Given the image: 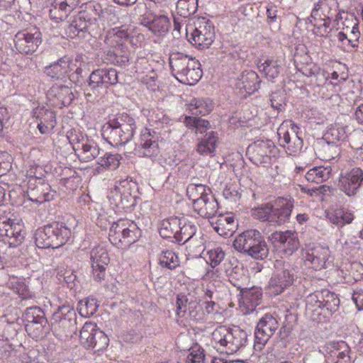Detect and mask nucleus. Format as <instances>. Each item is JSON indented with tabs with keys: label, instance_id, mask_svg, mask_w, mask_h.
Instances as JSON below:
<instances>
[{
	"label": "nucleus",
	"instance_id": "obj_9",
	"mask_svg": "<svg viewBox=\"0 0 363 363\" xmlns=\"http://www.w3.org/2000/svg\"><path fill=\"white\" fill-rule=\"evenodd\" d=\"M13 41L19 53L32 55L42 43V34L35 27L23 29L15 35Z\"/></svg>",
	"mask_w": 363,
	"mask_h": 363
},
{
	"label": "nucleus",
	"instance_id": "obj_51",
	"mask_svg": "<svg viewBox=\"0 0 363 363\" xmlns=\"http://www.w3.org/2000/svg\"><path fill=\"white\" fill-rule=\"evenodd\" d=\"M177 10L180 16L187 18L196 13L197 0H178Z\"/></svg>",
	"mask_w": 363,
	"mask_h": 363
},
{
	"label": "nucleus",
	"instance_id": "obj_10",
	"mask_svg": "<svg viewBox=\"0 0 363 363\" xmlns=\"http://www.w3.org/2000/svg\"><path fill=\"white\" fill-rule=\"evenodd\" d=\"M277 318L271 313L264 314L257 322L255 332L254 347L256 350H262L270 337L279 328Z\"/></svg>",
	"mask_w": 363,
	"mask_h": 363
},
{
	"label": "nucleus",
	"instance_id": "obj_18",
	"mask_svg": "<svg viewBox=\"0 0 363 363\" xmlns=\"http://www.w3.org/2000/svg\"><path fill=\"white\" fill-rule=\"evenodd\" d=\"M118 81V72L115 69H98L91 73L86 91H94L101 85H115Z\"/></svg>",
	"mask_w": 363,
	"mask_h": 363
},
{
	"label": "nucleus",
	"instance_id": "obj_37",
	"mask_svg": "<svg viewBox=\"0 0 363 363\" xmlns=\"http://www.w3.org/2000/svg\"><path fill=\"white\" fill-rule=\"evenodd\" d=\"M179 218L171 217L163 220L160 225L159 232L163 238H174L177 235L181 221Z\"/></svg>",
	"mask_w": 363,
	"mask_h": 363
},
{
	"label": "nucleus",
	"instance_id": "obj_64",
	"mask_svg": "<svg viewBox=\"0 0 363 363\" xmlns=\"http://www.w3.org/2000/svg\"><path fill=\"white\" fill-rule=\"evenodd\" d=\"M299 247V241L297 235L294 232L284 244L281 247L286 255H291L294 251L298 250Z\"/></svg>",
	"mask_w": 363,
	"mask_h": 363
},
{
	"label": "nucleus",
	"instance_id": "obj_62",
	"mask_svg": "<svg viewBox=\"0 0 363 363\" xmlns=\"http://www.w3.org/2000/svg\"><path fill=\"white\" fill-rule=\"evenodd\" d=\"M225 255V252L220 247H216L207 252V258L212 268H215L220 264Z\"/></svg>",
	"mask_w": 363,
	"mask_h": 363
},
{
	"label": "nucleus",
	"instance_id": "obj_6",
	"mask_svg": "<svg viewBox=\"0 0 363 363\" xmlns=\"http://www.w3.org/2000/svg\"><path fill=\"white\" fill-rule=\"evenodd\" d=\"M141 235L136 223L130 220L120 219L113 223L109 229L108 239L118 248L127 249L135 243Z\"/></svg>",
	"mask_w": 363,
	"mask_h": 363
},
{
	"label": "nucleus",
	"instance_id": "obj_4",
	"mask_svg": "<svg viewBox=\"0 0 363 363\" xmlns=\"http://www.w3.org/2000/svg\"><path fill=\"white\" fill-rule=\"evenodd\" d=\"M211 337L216 347L228 354L237 352L247 342V333L238 326L232 328L219 326L212 333Z\"/></svg>",
	"mask_w": 363,
	"mask_h": 363
},
{
	"label": "nucleus",
	"instance_id": "obj_40",
	"mask_svg": "<svg viewBox=\"0 0 363 363\" xmlns=\"http://www.w3.org/2000/svg\"><path fill=\"white\" fill-rule=\"evenodd\" d=\"M249 280L247 272L242 268L235 267L229 275L230 282L240 292L247 288Z\"/></svg>",
	"mask_w": 363,
	"mask_h": 363
},
{
	"label": "nucleus",
	"instance_id": "obj_43",
	"mask_svg": "<svg viewBox=\"0 0 363 363\" xmlns=\"http://www.w3.org/2000/svg\"><path fill=\"white\" fill-rule=\"evenodd\" d=\"M326 5L329 6H335L334 11L336 17L335 21H337V18L340 15V10H339V4L337 0H326L325 3L322 1L315 4L313 9L312 10L311 16L308 18V21L324 18L325 15L322 11Z\"/></svg>",
	"mask_w": 363,
	"mask_h": 363
},
{
	"label": "nucleus",
	"instance_id": "obj_36",
	"mask_svg": "<svg viewBox=\"0 0 363 363\" xmlns=\"http://www.w3.org/2000/svg\"><path fill=\"white\" fill-rule=\"evenodd\" d=\"M80 160L87 162L96 158L100 154V148L98 144L92 139L86 140L84 144L76 152Z\"/></svg>",
	"mask_w": 363,
	"mask_h": 363
},
{
	"label": "nucleus",
	"instance_id": "obj_61",
	"mask_svg": "<svg viewBox=\"0 0 363 363\" xmlns=\"http://www.w3.org/2000/svg\"><path fill=\"white\" fill-rule=\"evenodd\" d=\"M191 301V297L184 294H178L177 296V315L179 317H185L188 312V306Z\"/></svg>",
	"mask_w": 363,
	"mask_h": 363
},
{
	"label": "nucleus",
	"instance_id": "obj_23",
	"mask_svg": "<svg viewBox=\"0 0 363 363\" xmlns=\"http://www.w3.org/2000/svg\"><path fill=\"white\" fill-rule=\"evenodd\" d=\"M88 13H80L65 28V34L70 38H85L87 35Z\"/></svg>",
	"mask_w": 363,
	"mask_h": 363
},
{
	"label": "nucleus",
	"instance_id": "obj_28",
	"mask_svg": "<svg viewBox=\"0 0 363 363\" xmlns=\"http://www.w3.org/2000/svg\"><path fill=\"white\" fill-rule=\"evenodd\" d=\"M109 13L107 11H101L96 13V16L91 18L88 13L87 17V34L96 38L100 36L106 28V20Z\"/></svg>",
	"mask_w": 363,
	"mask_h": 363
},
{
	"label": "nucleus",
	"instance_id": "obj_14",
	"mask_svg": "<svg viewBox=\"0 0 363 363\" xmlns=\"http://www.w3.org/2000/svg\"><path fill=\"white\" fill-rule=\"evenodd\" d=\"M135 152L139 157H152L157 156L160 150L156 133H151L147 128L143 130L140 139L135 145Z\"/></svg>",
	"mask_w": 363,
	"mask_h": 363
},
{
	"label": "nucleus",
	"instance_id": "obj_42",
	"mask_svg": "<svg viewBox=\"0 0 363 363\" xmlns=\"http://www.w3.org/2000/svg\"><path fill=\"white\" fill-rule=\"evenodd\" d=\"M129 33L125 26L116 27L108 32L105 42L109 46L118 45L123 43V40L128 38Z\"/></svg>",
	"mask_w": 363,
	"mask_h": 363
},
{
	"label": "nucleus",
	"instance_id": "obj_47",
	"mask_svg": "<svg viewBox=\"0 0 363 363\" xmlns=\"http://www.w3.org/2000/svg\"><path fill=\"white\" fill-rule=\"evenodd\" d=\"M51 92L63 106L69 105L74 99V95L67 86H54Z\"/></svg>",
	"mask_w": 363,
	"mask_h": 363
},
{
	"label": "nucleus",
	"instance_id": "obj_45",
	"mask_svg": "<svg viewBox=\"0 0 363 363\" xmlns=\"http://www.w3.org/2000/svg\"><path fill=\"white\" fill-rule=\"evenodd\" d=\"M318 298V297L317 294H311L308 298V303H312L313 302H315L318 308L323 306L332 313H334L338 310L339 306L340 304V300L337 296L335 297L334 294L328 296L324 304H323V303L319 301Z\"/></svg>",
	"mask_w": 363,
	"mask_h": 363
},
{
	"label": "nucleus",
	"instance_id": "obj_35",
	"mask_svg": "<svg viewBox=\"0 0 363 363\" xmlns=\"http://www.w3.org/2000/svg\"><path fill=\"white\" fill-rule=\"evenodd\" d=\"M122 158V156L118 153L106 152L103 157L99 159L98 167L95 171L100 174L104 170H115L119 167Z\"/></svg>",
	"mask_w": 363,
	"mask_h": 363
},
{
	"label": "nucleus",
	"instance_id": "obj_50",
	"mask_svg": "<svg viewBox=\"0 0 363 363\" xmlns=\"http://www.w3.org/2000/svg\"><path fill=\"white\" fill-rule=\"evenodd\" d=\"M67 138L69 143L72 145L73 150L77 152L78 150L81 147L82 144L89 140L86 135L84 134L79 129H72L67 133Z\"/></svg>",
	"mask_w": 363,
	"mask_h": 363
},
{
	"label": "nucleus",
	"instance_id": "obj_63",
	"mask_svg": "<svg viewBox=\"0 0 363 363\" xmlns=\"http://www.w3.org/2000/svg\"><path fill=\"white\" fill-rule=\"evenodd\" d=\"M293 233L291 230L275 231L268 237V239L272 244L281 247Z\"/></svg>",
	"mask_w": 363,
	"mask_h": 363
},
{
	"label": "nucleus",
	"instance_id": "obj_1",
	"mask_svg": "<svg viewBox=\"0 0 363 363\" xmlns=\"http://www.w3.org/2000/svg\"><path fill=\"white\" fill-rule=\"evenodd\" d=\"M135 128L133 118L127 113L118 114L102 126L101 135L112 146L123 145L133 138Z\"/></svg>",
	"mask_w": 363,
	"mask_h": 363
},
{
	"label": "nucleus",
	"instance_id": "obj_29",
	"mask_svg": "<svg viewBox=\"0 0 363 363\" xmlns=\"http://www.w3.org/2000/svg\"><path fill=\"white\" fill-rule=\"evenodd\" d=\"M282 67V61L278 59L268 58L263 62L259 60L257 62L259 71L269 80L277 78L279 75Z\"/></svg>",
	"mask_w": 363,
	"mask_h": 363
},
{
	"label": "nucleus",
	"instance_id": "obj_33",
	"mask_svg": "<svg viewBox=\"0 0 363 363\" xmlns=\"http://www.w3.org/2000/svg\"><path fill=\"white\" fill-rule=\"evenodd\" d=\"M218 202L213 196H210L206 200H201L195 203L194 209L202 217L211 218L212 220L217 212Z\"/></svg>",
	"mask_w": 363,
	"mask_h": 363
},
{
	"label": "nucleus",
	"instance_id": "obj_26",
	"mask_svg": "<svg viewBox=\"0 0 363 363\" xmlns=\"http://www.w3.org/2000/svg\"><path fill=\"white\" fill-rule=\"evenodd\" d=\"M363 181V171L359 168L352 169L342 181V191L347 196H354Z\"/></svg>",
	"mask_w": 363,
	"mask_h": 363
},
{
	"label": "nucleus",
	"instance_id": "obj_12",
	"mask_svg": "<svg viewBox=\"0 0 363 363\" xmlns=\"http://www.w3.org/2000/svg\"><path fill=\"white\" fill-rule=\"evenodd\" d=\"M275 149L272 140H257L248 146L247 154L254 164L262 165L269 163L271 156L275 153Z\"/></svg>",
	"mask_w": 363,
	"mask_h": 363
},
{
	"label": "nucleus",
	"instance_id": "obj_21",
	"mask_svg": "<svg viewBox=\"0 0 363 363\" xmlns=\"http://www.w3.org/2000/svg\"><path fill=\"white\" fill-rule=\"evenodd\" d=\"M23 228L19 223H14L11 219L0 220V235L4 236L5 242L10 245H20L24 239L22 233Z\"/></svg>",
	"mask_w": 363,
	"mask_h": 363
},
{
	"label": "nucleus",
	"instance_id": "obj_56",
	"mask_svg": "<svg viewBox=\"0 0 363 363\" xmlns=\"http://www.w3.org/2000/svg\"><path fill=\"white\" fill-rule=\"evenodd\" d=\"M41 319H47L44 311L38 306L28 308L24 313L26 323H37Z\"/></svg>",
	"mask_w": 363,
	"mask_h": 363
},
{
	"label": "nucleus",
	"instance_id": "obj_59",
	"mask_svg": "<svg viewBox=\"0 0 363 363\" xmlns=\"http://www.w3.org/2000/svg\"><path fill=\"white\" fill-rule=\"evenodd\" d=\"M194 321H198L203 318V313L199 303L191 297V301L188 306V312L185 316Z\"/></svg>",
	"mask_w": 363,
	"mask_h": 363
},
{
	"label": "nucleus",
	"instance_id": "obj_25",
	"mask_svg": "<svg viewBox=\"0 0 363 363\" xmlns=\"http://www.w3.org/2000/svg\"><path fill=\"white\" fill-rule=\"evenodd\" d=\"M211 225L215 231L224 237L232 235L237 226L234 216L231 213L219 215L218 217H215L211 221Z\"/></svg>",
	"mask_w": 363,
	"mask_h": 363
},
{
	"label": "nucleus",
	"instance_id": "obj_60",
	"mask_svg": "<svg viewBox=\"0 0 363 363\" xmlns=\"http://www.w3.org/2000/svg\"><path fill=\"white\" fill-rule=\"evenodd\" d=\"M206 191H210V188L203 184H190L186 188V195L188 198L192 201V203L194 201L199 199V196L201 193H206Z\"/></svg>",
	"mask_w": 363,
	"mask_h": 363
},
{
	"label": "nucleus",
	"instance_id": "obj_20",
	"mask_svg": "<svg viewBox=\"0 0 363 363\" xmlns=\"http://www.w3.org/2000/svg\"><path fill=\"white\" fill-rule=\"evenodd\" d=\"M261 80L252 70L243 72L235 81V86L241 94L250 95L259 89Z\"/></svg>",
	"mask_w": 363,
	"mask_h": 363
},
{
	"label": "nucleus",
	"instance_id": "obj_5",
	"mask_svg": "<svg viewBox=\"0 0 363 363\" xmlns=\"http://www.w3.org/2000/svg\"><path fill=\"white\" fill-rule=\"evenodd\" d=\"M71 236V230L63 223H53L38 228L35 242L39 248H57L65 245Z\"/></svg>",
	"mask_w": 363,
	"mask_h": 363
},
{
	"label": "nucleus",
	"instance_id": "obj_44",
	"mask_svg": "<svg viewBox=\"0 0 363 363\" xmlns=\"http://www.w3.org/2000/svg\"><path fill=\"white\" fill-rule=\"evenodd\" d=\"M30 194L31 196L29 195L30 200L38 203L52 200L55 195V193L50 190V187L48 185L38 186Z\"/></svg>",
	"mask_w": 363,
	"mask_h": 363
},
{
	"label": "nucleus",
	"instance_id": "obj_17",
	"mask_svg": "<svg viewBox=\"0 0 363 363\" xmlns=\"http://www.w3.org/2000/svg\"><path fill=\"white\" fill-rule=\"evenodd\" d=\"M291 132L290 133L286 127L281 124L278 128L277 135L279 145L286 147L290 155H293L301 150L303 140L297 135L296 129H298V127L294 123H291Z\"/></svg>",
	"mask_w": 363,
	"mask_h": 363
},
{
	"label": "nucleus",
	"instance_id": "obj_32",
	"mask_svg": "<svg viewBox=\"0 0 363 363\" xmlns=\"http://www.w3.org/2000/svg\"><path fill=\"white\" fill-rule=\"evenodd\" d=\"M92 335L87 340L86 345H82L84 347L92 350L94 352L104 351L108 345V337L101 330L95 328Z\"/></svg>",
	"mask_w": 363,
	"mask_h": 363
},
{
	"label": "nucleus",
	"instance_id": "obj_52",
	"mask_svg": "<svg viewBox=\"0 0 363 363\" xmlns=\"http://www.w3.org/2000/svg\"><path fill=\"white\" fill-rule=\"evenodd\" d=\"M91 265L95 267L99 265H107L109 262V257L107 251L101 246H97L91 251Z\"/></svg>",
	"mask_w": 363,
	"mask_h": 363
},
{
	"label": "nucleus",
	"instance_id": "obj_31",
	"mask_svg": "<svg viewBox=\"0 0 363 363\" xmlns=\"http://www.w3.org/2000/svg\"><path fill=\"white\" fill-rule=\"evenodd\" d=\"M35 114L40 120L38 128L42 134L49 133L56 125L55 113L49 109H38Z\"/></svg>",
	"mask_w": 363,
	"mask_h": 363
},
{
	"label": "nucleus",
	"instance_id": "obj_55",
	"mask_svg": "<svg viewBox=\"0 0 363 363\" xmlns=\"http://www.w3.org/2000/svg\"><path fill=\"white\" fill-rule=\"evenodd\" d=\"M133 11L134 14L138 17L140 24L143 26L148 23L149 18L152 17V12L144 2L138 3L134 7Z\"/></svg>",
	"mask_w": 363,
	"mask_h": 363
},
{
	"label": "nucleus",
	"instance_id": "obj_57",
	"mask_svg": "<svg viewBox=\"0 0 363 363\" xmlns=\"http://www.w3.org/2000/svg\"><path fill=\"white\" fill-rule=\"evenodd\" d=\"M204 238L201 235H195L192 238L187 240L185 244L189 248L191 253L195 255L200 254L204 250Z\"/></svg>",
	"mask_w": 363,
	"mask_h": 363
},
{
	"label": "nucleus",
	"instance_id": "obj_3",
	"mask_svg": "<svg viewBox=\"0 0 363 363\" xmlns=\"http://www.w3.org/2000/svg\"><path fill=\"white\" fill-rule=\"evenodd\" d=\"M234 248L239 252L257 259H264L269 255V248L262 233L255 229L247 230L234 240Z\"/></svg>",
	"mask_w": 363,
	"mask_h": 363
},
{
	"label": "nucleus",
	"instance_id": "obj_13",
	"mask_svg": "<svg viewBox=\"0 0 363 363\" xmlns=\"http://www.w3.org/2000/svg\"><path fill=\"white\" fill-rule=\"evenodd\" d=\"M342 45H350L351 48L358 46L360 33L358 28V20L354 14L342 11Z\"/></svg>",
	"mask_w": 363,
	"mask_h": 363
},
{
	"label": "nucleus",
	"instance_id": "obj_48",
	"mask_svg": "<svg viewBox=\"0 0 363 363\" xmlns=\"http://www.w3.org/2000/svg\"><path fill=\"white\" fill-rule=\"evenodd\" d=\"M179 262L177 254L170 250L162 251L159 257V264L169 269H174L179 267Z\"/></svg>",
	"mask_w": 363,
	"mask_h": 363
},
{
	"label": "nucleus",
	"instance_id": "obj_7",
	"mask_svg": "<svg viewBox=\"0 0 363 363\" xmlns=\"http://www.w3.org/2000/svg\"><path fill=\"white\" fill-rule=\"evenodd\" d=\"M294 279V269L292 265L282 260H276L274 272L269 281V293L273 296L281 294L290 286Z\"/></svg>",
	"mask_w": 363,
	"mask_h": 363
},
{
	"label": "nucleus",
	"instance_id": "obj_19",
	"mask_svg": "<svg viewBox=\"0 0 363 363\" xmlns=\"http://www.w3.org/2000/svg\"><path fill=\"white\" fill-rule=\"evenodd\" d=\"M74 67L73 60L69 57L64 56L45 67L43 72L52 80L65 81L69 73L74 70Z\"/></svg>",
	"mask_w": 363,
	"mask_h": 363
},
{
	"label": "nucleus",
	"instance_id": "obj_34",
	"mask_svg": "<svg viewBox=\"0 0 363 363\" xmlns=\"http://www.w3.org/2000/svg\"><path fill=\"white\" fill-rule=\"evenodd\" d=\"M170 22L169 18L164 15H154L149 18L148 23L144 26L147 27L154 34H164L169 30Z\"/></svg>",
	"mask_w": 363,
	"mask_h": 363
},
{
	"label": "nucleus",
	"instance_id": "obj_46",
	"mask_svg": "<svg viewBox=\"0 0 363 363\" xmlns=\"http://www.w3.org/2000/svg\"><path fill=\"white\" fill-rule=\"evenodd\" d=\"M307 25L308 28H311L315 35L324 36L329 32L330 16H324L323 18L308 21Z\"/></svg>",
	"mask_w": 363,
	"mask_h": 363
},
{
	"label": "nucleus",
	"instance_id": "obj_2",
	"mask_svg": "<svg viewBox=\"0 0 363 363\" xmlns=\"http://www.w3.org/2000/svg\"><path fill=\"white\" fill-rule=\"evenodd\" d=\"M169 65L173 75L183 84L194 85L202 77L199 62L184 53H171Z\"/></svg>",
	"mask_w": 363,
	"mask_h": 363
},
{
	"label": "nucleus",
	"instance_id": "obj_54",
	"mask_svg": "<svg viewBox=\"0 0 363 363\" xmlns=\"http://www.w3.org/2000/svg\"><path fill=\"white\" fill-rule=\"evenodd\" d=\"M47 323V319H41V321L37 323H26V330L33 338H38L44 334V329Z\"/></svg>",
	"mask_w": 363,
	"mask_h": 363
},
{
	"label": "nucleus",
	"instance_id": "obj_11",
	"mask_svg": "<svg viewBox=\"0 0 363 363\" xmlns=\"http://www.w3.org/2000/svg\"><path fill=\"white\" fill-rule=\"evenodd\" d=\"M132 182L127 179L116 182L108 196L111 204L121 210L129 208L132 206Z\"/></svg>",
	"mask_w": 363,
	"mask_h": 363
},
{
	"label": "nucleus",
	"instance_id": "obj_38",
	"mask_svg": "<svg viewBox=\"0 0 363 363\" xmlns=\"http://www.w3.org/2000/svg\"><path fill=\"white\" fill-rule=\"evenodd\" d=\"M332 169L328 167H314L305 174L306 179L310 183L321 184L328 180L331 175Z\"/></svg>",
	"mask_w": 363,
	"mask_h": 363
},
{
	"label": "nucleus",
	"instance_id": "obj_49",
	"mask_svg": "<svg viewBox=\"0 0 363 363\" xmlns=\"http://www.w3.org/2000/svg\"><path fill=\"white\" fill-rule=\"evenodd\" d=\"M97 301L94 298H88L79 302L77 310L82 317L93 315L98 308Z\"/></svg>",
	"mask_w": 363,
	"mask_h": 363
},
{
	"label": "nucleus",
	"instance_id": "obj_53",
	"mask_svg": "<svg viewBox=\"0 0 363 363\" xmlns=\"http://www.w3.org/2000/svg\"><path fill=\"white\" fill-rule=\"evenodd\" d=\"M185 123L189 129H195L196 133H203L210 127L208 121L192 116H186Z\"/></svg>",
	"mask_w": 363,
	"mask_h": 363
},
{
	"label": "nucleus",
	"instance_id": "obj_39",
	"mask_svg": "<svg viewBox=\"0 0 363 363\" xmlns=\"http://www.w3.org/2000/svg\"><path fill=\"white\" fill-rule=\"evenodd\" d=\"M181 225L176 235V242L178 243L185 244L189 239L196 235V226L186 218H180Z\"/></svg>",
	"mask_w": 363,
	"mask_h": 363
},
{
	"label": "nucleus",
	"instance_id": "obj_8",
	"mask_svg": "<svg viewBox=\"0 0 363 363\" xmlns=\"http://www.w3.org/2000/svg\"><path fill=\"white\" fill-rule=\"evenodd\" d=\"M190 33L189 42L199 49L208 48L214 41L215 30L211 21L206 18H199L186 29Z\"/></svg>",
	"mask_w": 363,
	"mask_h": 363
},
{
	"label": "nucleus",
	"instance_id": "obj_22",
	"mask_svg": "<svg viewBox=\"0 0 363 363\" xmlns=\"http://www.w3.org/2000/svg\"><path fill=\"white\" fill-rule=\"evenodd\" d=\"M328 255V249L320 245H308L303 252L305 262L315 270L325 265Z\"/></svg>",
	"mask_w": 363,
	"mask_h": 363
},
{
	"label": "nucleus",
	"instance_id": "obj_15",
	"mask_svg": "<svg viewBox=\"0 0 363 363\" xmlns=\"http://www.w3.org/2000/svg\"><path fill=\"white\" fill-rule=\"evenodd\" d=\"M55 330L62 329L68 333L75 329L76 312L69 305H63L58 307L51 318Z\"/></svg>",
	"mask_w": 363,
	"mask_h": 363
},
{
	"label": "nucleus",
	"instance_id": "obj_30",
	"mask_svg": "<svg viewBox=\"0 0 363 363\" xmlns=\"http://www.w3.org/2000/svg\"><path fill=\"white\" fill-rule=\"evenodd\" d=\"M218 134L213 131L207 133L199 140L196 152L203 156L213 157L218 145Z\"/></svg>",
	"mask_w": 363,
	"mask_h": 363
},
{
	"label": "nucleus",
	"instance_id": "obj_27",
	"mask_svg": "<svg viewBox=\"0 0 363 363\" xmlns=\"http://www.w3.org/2000/svg\"><path fill=\"white\" fill-rule=\"evenodd\" d=\"M106 53L105 60L106 63L113 64L118 66H125L129 62V52L123 43H118V45L111 46Z\"/></svg>",
	"mask_w": 363,
	"mask_h": 363
},
{
	"label": "nucleus",
	"instance_id": "obj_24",
	"mask_svg": "<svg viewBox=\"0 0 363 363\" xmlns=\"http://www.w3.org/2000/svg\"><path fill=\"white\" fill-rule=\"evenodd\" d=\"M240 302L246 309L245 313H250L253 312L255 308L260 304L262 291L259 287L246 288L240 292Z\"/></svg>",
	"mask_w": 363,
	"mask_h": 363
},
{
	"label": "nucleus",
	"instance_id": "obj_41",
	"mask_svg": "<svg viewBox=\"0 0 363 363\" xmlns=\"http://www.w3.org/2000/svg\"><path fill=\"white\" fill-rule=\"evenodd\" d=\"M213 104L209 99H194L189 105V109L193 115L205 116L213 109Z\"/></svg>",
	"mask_w": 363,
	"mask_h": 363
},
{
	"label": "nucleus",
	"instance_id": "obj_58",
	"mask_svg": "<svg viewBox=\"0 0 363 363\" xmlns=\"http://www.w3.org/2000/svg\"><path fill=\"white\" fill-rule=\"evenodd\" d=\"M271 212L270 203H267L260 207L252 209V216L261 221H268L271 223Z\"/></svg>",
	"mask_w": 363,
	"mask_h": 363
},
{
	"label": "nucleus",
	"instance_id": "obj_16",
	"mask_svg": "<svg viewBox=\"0 0 363 363\" xmlns=\"http://www.w3.org/2000/svg\"><path fill=\"white\" fill-rule=\"evenodd\" d=\"M293 208L294 200L291 198H278L270 203L271 223L281 225L288 222Z\"/></svg>",
	"mask_w": 363,
	"mask_h": 363
}]
</instances>
